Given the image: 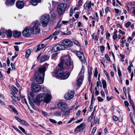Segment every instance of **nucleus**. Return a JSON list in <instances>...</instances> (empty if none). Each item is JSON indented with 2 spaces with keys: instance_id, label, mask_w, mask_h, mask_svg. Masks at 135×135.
Wrapping results in <instances>:
<instances>
[{
  "instance_id": "obj_1",
  "label": "nucleus",
  "mask_w": 135,
  "mask_h": 135,
  "mask_svg": "<svg viewBox=\"0 0 135 135\" xmlns=\"http://www.w3.org/2000/svg\"><path fill=\"white\" fill-rule=\"evenodd\" d=\"M61 63L58 65L60 69H61L62 66L64 65L65 68L69 71H71L73 69V63L71 60L69 56L66 55L62 56L61 59Z\"/></svg>"
},
{
  "instance_id": "obj_2",
  "label": "nucleus",
  "mask_w": 135,
  "mask_h": 135,
  "mask_svg": "<svg viewBox=\"0 0 135 135\" xmlns=\"http://www.w3.org/2000/svg\"><path fill=\"white\" fill-rule=\"evenodd\" d=\"M48 66L47 63L39 68L38 71L36 73L35 75L36 77V81L39 84H41L43 83L45 72L46 71V66Z\"/></svg>"
},
{
  "instance_id": "obj_3",
  "label": "nucleus",
  "mask_w": 135,
  "mask_h": 135,
  "mask_svg": "<svg viewBox=\"0 0 135 135\" xmlns=\"http://www.w3.org/2000/svg\"><path fill=\"white\" fill-rule=\"evenodd\" d=\"M51 94L49 92L48 93H41L37 95L34 102L38 105H39L43 101L47 104L51 101Z\"/></svg>"
},
{
  "instance_id": "obj_4",
  "label": "nucleus",
  "mask_w": 135,
  "mask_h": 135,
  "mask_svg": "<svg viewBox=\"0 0 135 135\" xmlns=\"http://www.w3.org/2000/svg\"><path fill=\"white\" fill-rule=\"evenodd\" d=\"M54 76L56 78H60L62 79L65 80L67 79L69 77L70 74L69 72H66L62 73L60 72L59 69L56 70L53 73Z\"/></svg>"
},
{
  "instance_id": "obj_5",
  "label": "nucleus",
  "mask_w": 135,
  "mask_h": 135,
  "mask_svg": "<svg viewBox=\"0 0 135 135\" xmlns=\"http://www.w3.org/2000/svg\"><path fill=\"white\" fill-rule=\"evenodd\" d=\"M40 26L39 22L37 21L33 22L31 26V28L33 34H37L40 31V29L39 27Z\"/></svg>"
},
{
  "instance_id": "obj_6",
  "label": "nucleus",
  "mask_w": 135,
  "mask_h": 135,
  "mask_svg": "<svg viewBox=\"0 0 135 135\" xmlns=\"http://www.w3.org/2000/svg\"><path fill=\"white\" fill-rule=\"evenodd\" d=\"M67 6V5L65 3H60L58 5L57 9L59 15H61L64 13Z\"/></svg>"
},
{
  "instance_id": "obj_7",
  "label": "nucleus",
  "mask_w": 135,
  "mask_h": 135,
  "mask_svg": "<svg viewBox=\"0 0 135 135\" xmlns=\"http://www.w3.org/2000/svg\"><path fill=\"white\" fill-rule=\"evenodd\" d=\"M49 18L50 17L48 14H45L41 17V22L43 27H46L47 25Z\"/></svg>"
},
{
  "instance_id": "obj_8",
  "label": "nucleus",
  "mask_w": 135,
  "mask_h": 135,
  "mask_svg": "<svg viewBox=\"0 0 135 135\" xmlns=\"http://www.w3.org/2000/svg\"><path fill=\"white\" fill-rule=\"evenodd\" d=\"M48 39H47L46 38L42 41L40 44H38L36 47H35L36 49V50H35L36 52H38L41 49L44 48L47 46V42H46V41Z\"/></svg>"
},
{
  "instance_id": "obj_9",
  "label": "nucleus",
  "mask_w": 135,
  "mask_h": 135,
  "mask_svg": "<svg viewBox=\"0 0 135 135\" xmlns=\"http://www.w3.org/2000/svg\"><path fill=\"white\" fill-rule=\"evenodd\" d=\"M65 49V46L62 44H57L52 48V50L53 51L56 52L64 50Z\"/></svg>"
},
{
  "instance_id": "obj_10",
  "label": "nucleus",
  "mask_w": 135,
  "mask_h": 135,
  "mask_svg": "<svg viewBox=\"0 0 135 135\" xmlns=\"http://www.w3.org/2000/svg\"><path fill=\"white\" fill-rule=\"evenodd\" d=\"M41 86L36 83H33L31 85L32 90L35 93L41 90Z\"/></svg>"
},
{
  "instance_id": "obj_11",
  "label": "nucleus",
  "mask_w": 135,
  "mask_h": 135,
  "mask_svg": "<svg viewBox=\"0 0 135 135\" xmlns=\"http://www.w3.org/2000/svg\"><path fill=\"white\" fill-rule=\"evenodd\" d=\"M22 33L24 36L27 37L30 36L33 33L31 28L30 27L26 28L23 31Z\"/></svg>"
},
{
  "instance_id": "obj_12",
  "label": "nucleus",
  "mask_w": 135,
  "mask_h": 135,
  "mask_svg": "<svg viewBox=\"0 0 135 135\" xmlns=\"http://www.w3.org/2000/svg\"><path fill=\"white\" fill-rule=\"evenodd\" d=\"M58 108L61 109V111L64 112L67 108V104L65 102H61L59 103L57 105Z\"/></svg>"
},
{
  "instance_id": "obj_13",
  "label": "nucleus",
  "mask_w": 135,
  "mask_h": 135,
  "mask_svg": "<svg viewBox=\"0 0 135 135\" xmlns=\"http://www.w3.org/2000/svg\"><path fill=\"white\" fill-rule=\"evenodd\" d=\"M85 127V123H83L78 126L75 130V132H78L83 131Z\"/></svg>"
},
{
  "instance_id": "obj_14",
  "label": "nucleus",
  "mask_w": 135,
  "mask_h": 135,
  "mask_svg": "<svg viewBox=\"0 0 135 135\" xmlns=\"http://www.w3.org/2000/svg\"><path fill=\"white\" fill-rule=\"evenodd\" d=\"M76 54L82 63L85 62V58L83 52H81L80 51H78L76 52Z\"/></svg>"
},
{
  "instance_id": "obj_15",
  "label": "nucleus",
  "mask_w": 135,
  "mask_h": 135,
  "mask_svg": "<svg viewBox=\"0 0 135 135\" xmlns=\"http://www.w3.org/2000/svg\"><path fill=\"white\" fill-rule=\"evenodd\" d=\"M62 44L65 46H66L69 47H71L73 45V44L72 42L70 40L65 39L63 40Z\"/></svg>"
},
{
  "instance_id": "obj_16",
  "label": "nucleus",
  "mask_w": 135,
  "mask_h": 135,
  "mask_svg": "<svg viewBox=\"0 0 135 135\" xmlns=\"http://www.w3.org/2000/svg\"><path fill=\"white\" fill-rule=\"evenodd\" d=\"M11 89L12 91V94L13 96L12 97L13 99H14L16 97V94H17L18 92V90L14 86H12Z\"/></svg>"
},
{
  "instance_id": "obj_17",
  "label": "nucleus",
  "mask_w": 135,
  "mask_h": 135,
  "mask_svg": "<svg viewBox=\"0 0 135 135\" xmlns=\"http://www.w3.org/2000/svg\"><path fill=\"white\" fill-rule=\"evenodd\" d=\"M74 96V93L73 92H68L65 94V97L66 99L69 100L73 98Z\"/></svg>"
},
{
  "instance_id": "obj_18",
  "label": "nucleus",
  "mask_w": 135,
  "mask_h": 135,
  "mask_svg": "<svg viewBox=\"0 0 135 135\" xmlns=\"http://www.w3.org/2000/svg\"><path fill=\"white\" fill-rule=\"evenodd\" d=\"M94 5V3H92L91 1H87L84 5V8L85 9L87 8L88 9H90L91 8V6H93Z\"/></svg>"
},
{
  "instance_id": "obj_19",
  "label": "nucleus",
  "mask_w": 135,
  "mask_h": 135,
  "mask_svg": "<svg viewBox=\"0 0 135 135\" xmlns=\"http://www.w3.org/2000/svg\"><path fill=\"white\" fill-rule=\"evenodd\" d=\"M24 3L22 1H18L16 3L17 7L19 9H22L24 6Z\"/></svg>"
},
{
  "instance_id": "obj_20",
  "label": "nucleus",
  "mask_w": 135,
  "mask_h": 135,
  "mask_svg": "<svg viewBox=\"0 0 135 135\" xmlns=\"http://www.w3.org/2000/svg\"><path fill=\"white\" fill-rule=\"evenodd\" d=\"M61 32L60 30H58L56 31L53 33L52 35H50L49 36L47 37V39H51L53 38L55 36L57 35Z\"/></svg>"
},
{
  "instance_id": "obj_21",
  "label": "nucleus",
  "mask_w": 135,
  "mask_h": 135,
  "mask_svg": "<svg viewBox=\"0 0 135 135\" xmlns=\"http://www.w3.org/2000/svg\"><path fill=\"white\" fill-rule=\"evenodd\" d=\"M15 0H7L5 1V4L7 6H12L14 5Z\"/></svg>"
},
{
  "instance_id": "obj_22",
  "label": "nucleus",
  "mask_w": 135,
  "mask_h": 135,
  "mask_svg": "<svg viewBox=\"0 0 135 135\" xmlns=\"http://www.w3.org/2000/svg\"><path fill=\"white\" fill-rule=\"evenodd\" d=\"M49 56L46 55H44L41 56L40 59V62H42L48 60L49 59Z\"/></svg>"
},
{
  "instance_id": "obj_23",
  "label": "nucleus",
  "mask_w": 135,
  "mask_h": 135,
  "mask_svg": "<svg viewBox=\"0 0 135 135\" xmlns=\"http://www.w3.org/2000/svg\"><path fill=\"white\" fill-rule=\"evenodd\" d=\"M83 78V77L81 76H78L77 81L78 85L79 86L82 84Z\"/></svg>"
},
{
  "instance_id": "obj_24",
  "label": "nucleus",
  "mask_w": 135,
  "mask_h": 135,
  "mask_svg": "<svg viewBox=\"0 0 135 135\" xmlns=\"http://www.w3.org/2000/svg\"><path fill=\"white\" fill-rule=\"evenodd\" d=\"M13 36L16 37H20L21 35V32L15 31L13 32Z\"/></svg>"
},
{
  "instance_id": "obj_25",
  "label": "nucleus",
  "mask_w": 135,
  "mask_h": 135,
  "mask_svg": "<svg viewBox=\"0 0 135 135\" xmlns=\"http://www.w3.org/2000/svg\"><path fill=\"white\" fill-rule=\"evenodd\" d=\"M64 113L62 115V117L66 118V117L68 116L70 112V110L69 109L67 110L66 111H65Z\"/></svg>"
},
{
  "instance_id": "obj_26",
  "label": "nucleus",
  "mask_w": 135,
  "mask_h": 135,
  "mask_svg": "<svg viewBox=\"0 0 135 135\" xmlns=\"http://www.w3.org/2000/svg\"><path fill=\"white\" fill-rule=\"evenodd\" d=\"M41 0H31L30 2L32 4L35 6L37 5V3L40 2Z\"/></svg>"
},
{
  "instance_id": "obj_27",
  "label": "nucleus",
  "mask_w": 135,
  "mask_h": 135,
  "mask_svg": "<svg viewBox=\"0 0 135 135\" xmlns=\"http://www.w3.org/2000/svg\"><path fill=\"white\" fill-rule=\"evenodd\" d=\"M6 33L8 37H11L12 35V31L10 30H8L6 31Z\"/></svg>"
},
{
  "instance_id": "obj_28",
  "label": "nucleus",
  "mask_w": 135,
  "mask_h": 135,
  "mask_svg": "<svg viewBox=\"0 0 135 135\" xmlns=\"http://www.w3.org/2000/svg\"><path fill=\"white\" fill-rule=\"evenodd\" d=\"M53 115L57 117H60L61 116V112L59 111L55 112L53 113Z\"/></svg>"
},
{
  "instance_id": "obj_29",
  "label": "nucleus",
  "mask_w": 135,
  "mask_h": 135,
  "mask_svg": "<svg viewBox=\"0 0 135 135\" xmlns=\"http://www.w3.org/2000/svg\"><path fill=\"white\" fill-rule=\"evenodd\" d=\"M31 52V50L30 49H28L26 51L25 57L26 58H27L30 56Z\"/></svg>"
},
{
  "instance_id": "obj_30",
  "label": "nucleus",
  "mask_w": 135,
  "mask_h": 135,
  "mask_svg": "<svg viewBox=\"0 0 135 135\" xmlns=\"http://www.w3.org/2000/svg\"><path fill=\"white\" fill-rule=\"evenodd\" d=\"M28 100H31V99H33L34 98L33 93L32 92L28 94Z\"/></svg>"
},
{
  "instance_id": "obj_31",
  "label": "nucleus",
  "mask_w": 135,
  "mask_h": 135,
  "mask_svg": "<svg viewBox=\"0 0 135 135\" xmlns=\"http://www.w3.org/2000/svg\"><path fill=\"white\" fill-rule=\"evenodd\" d=\"M23 125L26 126H28L29 124L27 123V122L25 120H21L20 122Z\"/></svg>"
},
{
  "instance_id": "obj_32",
  "label": "nucleus",
  "mask_w": 135,
  "mask_h": 135,
  "mask_svg": "<svg viewBox=\"0 0 135 135\" xmlns=\"http://www.w3.org/2000/svg\"><path fill=\"white\" fill-rule=\"evenodd\" d=\"M9 107L12 110L13 112L17 114H18L17 111L14 108L12 105H9Z\"/></svg>"
},
{
  "instance_id": "obj_33",
  "label": "nucleus",
  "mask_w": 135,
  "mask_h": 135,
  "mask_svg": "<svg viewBox=\"0 0 135 135\" xmlns=\"http://www.w3.org/2000/svg\"><path fill=\"white\" fill-rule=\"evenodd\" d=\"M82 0H79L76 3V6L78 7H79L82 6Z\"/></svg>"
},
{
  "instance_id": "obj_34",
  "label": "nucleus",
  "mask_w": 135,
  "mask_h": 135,
  "mask_svg": "<svg viewBox=\"0 0 135 135\" xmlns=\"http://www.w3.org/2000/svg\"><path fill=\"white\" fill-rule=\"evenodd\" d=\"M94 113L93 112L91 115L89 117L88 119V120L89 122H90L92 120L93 116H94Z\"/></svg>"
},
{
  "instance_id": "obj_35",
  "label": "nucleus",
  "mask_w": 135,
  "mask_h": 135,
  "mask_svg": "<svg viewBox=\"0 0 135 135\" xmlns=\"http://www.w3.org/2000/svg\"><path fill=\"white\" fill-rule=\"evenodd\" d=\"M84 69L83 68L81 69L80 73L79 74L78 76H81L83 77L84 73Z\"/></svg>"
},
{
  "instance_id": "obj_36",
  "label": "nucleus",
  "mask_w": 135,
  "mask_h": 135,
  "mask_svg": "<svg viewBox=\"0 0 135 135\" xmlns=\"http://www.w3.org/2000/svg\"><path fill=\"white\" fill-rule=\"evenodd\" d=\"M102 84L103 87L104 89L105 88L107 87V83L105 80H103L102 81Z\"/></svg>"
},
{
  "instance_id": "obj_37",
  "label": "nucleus",
  "mask_w": 135,
  "mask_h": 135,
  "mask_svg": "<svg viewBox=\"0 0 135 135\" xmlns=\"http://www.w3.org/2000/svg\"><path fill=\"white\" fill-rule=\"evenodd\" d=\"M117 30L114 32V35H113V38L114 40H115L117 38Z\"/></svg>"
},
{
  "instance_id": "obj_38",
  "label": "nucleus",
  "mask_w": 135,
  "mask_h": 135,
  "mask_svg": "<svg viewBox=\"0 0 135 135\" xmlns=\"http://www.w3.org/2000/svg\"><path fill=\"white\" fill-rule=\"evenodd\" d=\"M42 90L45 93H48L49 92L50 93V91L45 88H43Z\"/></svg>"
},
{
  "instance_id": "obj_39",
  "label": "nucleus",
  "mask_w": 135,
  "mask_h": 135,
  "mask_svg": "<svg viewBox=\"0 0 135 135\" xmlns=\"http://www.w3.org/2000/svg\"><path fill=\"white\" fill-rule=\"evenodd\" d=\"M71 33V32L70 31H69L67 33H65L64 32H62L61 33V34L62 35H70Z\"/></svg>"
},
{
  "instance_id": "obj_40",
  "label": "nucleus",
  "mask_w": 135,
  "mask_h": 135,
  "mask_svg": "<svg viewBox=\"0 0 135 135\" xmlns=\"http://www.w3.org/2000/svg\"><path fill=\"white\" fill-rule=\"evenodd\" d=\"M98 72L97 71V69L95 68V69L94 73V76L95 77H97L98 75Z\"/></svg>"
},
{
  "instance_id": "obj_41",
  "label": "nucleus",
  "mask_w": 135,
  "mask_h": 135,
  "mask_svg": "<svg viewBox=\"0 0 135 135\" xmlns=\"http://www.w3.org/2000/svg\"><path fill=\"white\" fill-rule=\"evenodd\" d=\"M69 23V21H62L61 22V23L63 25H67Z\"/></svg>"
},
{
  "instance_id": "obj_42",
  "label": "nucleus",
  "mask_w": 135,
  "mask_h": 135,
  "mask_svg": "<svg viewBox=\"0 0 135 135\" xmlns=\"http://www.w3.org/2000/svg\"><path fill=\"white\" fill-rule=\"evenodd\" d=\"M130 119H131V121L133 123V124L135 125V124L133 120V115H132V113H131L130 114Z\"/></svg>"
},
{
  "instance_id": "obj_43",
  "label": "nucleus",
  "mask_w": 135,
  "mask_h": 135,
  "mask_svg": "<svg viewBox=\"0 0 135 135\" xmlns=\"http://www.w3.org/2000/svg\"><path fill=\"white\" fill-rule=\"evenodd\" d=\"M59 22H58L57 25V26L56 27H55V29H56L57 28H60L62 26H63V24H62L61 23V24H59Z\"/></svg>"
},
{
  "instance_id": "obj_44",
  "label": "nucleus",
  "mask_w": 135,
  "mask_h": 135,
  "mask_svg": "<svg viewBox=\"0 0 135 135\" xmlns=\"http://www.w3.org/2000/svg\"><path fill=\"white\" fill-rule=\"evenodd\" d=\"M18 128L22 131L25 134H26V133L25 132V129L22 128V127L19 126Z\"/></svg>"
},
{
  "instance_id": "obj_45",
  "label": "nucleus",
  "mask_w": 135,
  "mask_h": 135,
  "mask_svg": "<svg viewBox=\"0 0 135 135\" xmlns=\"http://www.w3.org/2000/svg\"><path fill=\"white\" fill-rule=\"evenodd\" d=\"M97 86L98 87L100 86V87H102L101 83L100 81H97Z\"/></svg>"
},
{
  "instance_id": "obj_46",
  "label": "nucleus",
  "mask_w": 135,
  "mask_h": 135,
  "mask_svg": "<svg viewBox=\"0 0 135 135\" xmlns=\"http://www.w3.org/2000/svg\"><path fill=\"white\" fill-rule=\"evenodd\" d=\"M49 120L51 122V123H57V122L56 120H54V119H49Z\"/></svg>"
},
{
  "instance_id": "obj_47",
  "label": "nucleus",
  "mask_w": 135,
  "mask_h": 135,
  "mask_svg": "<svg viewBox=\"0 0 135 135\" xmlns=\"http://www.w3.org/2000/svg\"><path fill=\"white\" fill-rule=\"evenodd\" d=\"M73 41L74 43L77 46H80V44L77 41L75 40H74Z\"/></svg>"
},
{
  "instance_id": "obj_48",
  "label": "nucleus",
  "mask_w": 135,
  "mask_h": 135,
  "mask_svg": "<svg viewBox=\"0 0 135 135\" xmlns=\"http://www.w3.org/2000/svg\"><path fill=\"white\" fill-rule=\"evenodd\" d=\"M131 24V23L130 22H128L126 24L125 26L127 28L130 26Z\"/></svg>"
},
{
  "instance_id": "obj_49",
  "label": "nucleus",
  "mask_w": 135,
  "mask_h": 135,
  "mask_svg": "<svg viewBox=\"0 0 135 135\" xmlns=\"http://www.w3.org/2000/svg\"><path fill=\"white\" fill-rule=\"evenodd\" d=\"M113 120L115 121H117L118 120V118L115 116V115H114L113 116Z\"/></svg>"
},
{
  "instance_id": "obj_50",
  "label": "nucleus",
  "mask_w": 135,
  "mask_h": 135,
  "mask_svg": "<svg viewBox=\"0 0 135 135\" xmlns=\"http://www.w3.org/2000/svg\"><path fill=\"white\" fill-rule=\"evenodd\" d=\"M114 98V97L112 96H111L110 97H109L108 96H107V99L108 101H109L110 100L113 99Z\"/></svg>"
},
{
  "instance_id": "obj_51",
  "label": "nucleus",
  "mask_w": 135,
  "mask_h": 135,
  "mask_svg": "<svg viewBox=\"0 0 135 135\" xmlns=\"http://www.w3.org/2000/svg\"><path fill=\"white\" fill-rule=\"evenodd\" d=\"M123 90L124 94L125 95L126 97H127V91L126 90V89L125 87H124L123 88Z\"/></svg>"
},
{
  "instance_id": "obj_52",
  "label": "nucleus",
  "mask_w": 135,
  "mask_h": 135,
  "mask_svg": "<svg viewBox=\"0 0 135 135\" xmlns=\"http://www.w3.org/2000/svg\"><path fill=\"white\" fill-rule=\"evenodd\" d=\"M97 128L96 127H94L92 131L91 132L92 134H94V133L95 132Z\"/></svg>"
},
{
  "instance_id": "obj_53",
  "label": "nucleus",
  "mask_w": 135,
  "mask_h": 135,
  "mask_svg": "<svg viewBox=\"0 0 135 135\" xmlns=\"http://www.w3.org/2000/svg\"><path fill=\"white\" fill-rule=\"evenodd\" d=\"M105 57L106 58L107 60L108 61H110V59L108 55L106 54L105 55Z\"/></svg>"
},
{
  "instance_id": "obj_54",
  "label": "nucleus",
  "mask_w": 135,
  "mask_h": 135,
  "mask_svg": "<svg viewBox=\"0 0 135 135\" xmlns=\"http://www.w3.org/2000/svg\"><path fill=\"white\" fill-rule=\"evenodd\" d=\"M76 119V118L73 117L71 118L70 120L68 122V123H70L73 121L74 120Z\"/></svg>"
},
{
  "instance_id": "obj_55",
  "label": "nucleus",
  "mask_w": 135,
  "mask_h": 135,
  "mask_svg": "<svg viewBox=\"0 0 135 135\" xmlns=\"http://www.w3.org/2000/svg\"><path fill=\"white\" fill-rule=\"evenodd\" d=\"M12 127L15 129L16 130L17 132H18L20 133H21V132L15 126H12Z\"/></svg>"
},
{
  "instance_id": "obj_56",
  "label": "nucleus",
  "mask_w": 135,
  "mask_h": 135,
  "mask_svg": "<svg viewBox=\"0 0 135 135\" xmlns=\"http://www.w3.org/2000/svg\"><path fill=\"white\" fill-rule=\"evenodd\" d=\"M97 99L98 101L99 102L103 101L104 100L102 98L100 97H98Z\"/></svg>"
},
{
  "instance_id": "obj_57",
  "label": "nucleus",
  "mask_w": 135,
  "mask_h": 135,
  "mask_svg": "<svg viewBox=\"0 0 135 135\" xmlns=\"http://www.w3.org/2000/svg\"><path fill=\"white\" fill-rule=\"evenodd\" d=\"M106 36L107 38H108L110 36V33L108 32V31H107L106 33Z\"/></svg>"
},
{
  "instance_id": "obj_58",
  "label": "nucleus",
  "mask_w": 135,
  "mask_h": 135,
  "mask_svg": "<svg viewBox=\"0 0 135 135\" xmlns=\"http://www.w3.org/2000/svg\"><path fill=\"white\" fill-rule=\"evenodd\" d=\"M100 93L102 97L104 98L105 97V95L104 91H100Z\"/></svg>"
},
{
  "instance_id": "obj_59",
  "label": "nucleus",
  "mask_w": 135,
  "mask_h": 135,
  "mask_svg": "<svg viewBox=\"0 0 135 135\" xmlns=\"http://www.w3.org/2000/svg\"><path fill=\"white\" fill-rule=\"evenodd\" d=\"M15 118L17 119L19 122H20V121L22 120L20 118H19L17 116H15Z\"/></svg>"
},
{
  "instance_id": "obj_60",
  "label": "nucleus",
  "mask_w": 135,
  "mask_h": 135,
  "mask_svg": "<svg viewBox=\"0 0 135 135\" xmlns=\"http://www.w3.org/2000/svg\"><path fill=\"white\" fill-rule=\"evenodd\" d=\"M94 100H95V98H94V94H93L92 95V98H91V103L92 104L93 102H94Z\"/></svg>"
},
{
  "instance_id": "obj_61",
  "label": "nucleus",
  "mask_w": 135,
  "mask_h": 135,
  "mask_svg": "<svg viewBox=\"0 0 135 135\" xmlns=\"http://www.w3.org/2000/svg\"><path fill=\"white\" fill-rule=\"evenodd\" d=\"M73 9H71L70 11V16H72L73 14Z\"/></svg>"
},
{
  "instance_id": "obj_62",
  "label": "nucleus",
  "mask_w": 135,
  "mask_h": 135,
  "mask_svg": "<svg viewBox=\"0 0 135 135\" xmlns=\"http://www.w3.org/2000/svg\"><path fill=\"white\" fill-rule=\"evenodd\" d=\"M14 47L16 51H19L18 47V46H14Z\"/></svg>"
},
{
  "instance_id": "obj_63",
  "label": "nucleus",
  "mask_w": 135,
  "mask_h": 135,
  "mask_svg": "<svg viewBox=\"0 0 135 135\" xmlns=\"http://www.w3.org/2000/svg\"><path fill=\"white\" fill-rule=\"evenodd\" d=\"M118 75L119 76H121L122 73L121 72V71L119 70V69L118 68Z\"/></svg>"
},
{
  "instance_id": "obj_64",
  "label": "nucleus",
  "mask_w": 135,
  "mask_h": 135,
  "mask_svg": "<svg viewBox=\"0 0 135 135\" xmlns=\"http://www.w3.org/2000/svg\"><path fill=\"white\" fill-rule=\"evenodd\" d=\"M57 55V54H53L51 57V58L52 59H54V58Z\"/></svg>"
}]
</instances>
